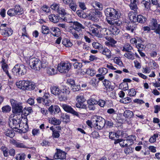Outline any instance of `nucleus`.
<instances>
[{
    "instance_id": "nucleus-1",
    "label": "nucleus",
    "mask_w": 160,
    "mask_h": 160,
    "mask_svg": "<svg viewBox=\"0 0 160 160\" xmlns=\"http://www.w3.org/2000/svg\"><path fill=\"white\" fill-rule=\"evenodd\" d=\"M13 113L16 115H20L23 112L22 103L13 99L10 100Z\"/></svg>"
},
{
    "instance_id": "nucleus-2",
    "label": "nucleus",
    "mask_w": 160,
    "mask_h": 160,
    "mask_svg": "<svg viewBox=\"0 0 160 160\" xmlns=\"http://www.w3.org/2000/svg\"><path fill=\"white\" fill-rule=\"evenodd\" d=\"M27 70V68L24 64H17L12 69V72L14 75L20 77L25 75Z\"/></svg>"
},
{
    "instance_id": "nucleus-3",
    "label": "nucleus",
    "mask_w": 160,
    "mask_h": 160,
    "mask_svg": "<svg viewBox=\"0 0 160 160\" xmlns=\"http://www.w3.org/2000/svg\"><path fill=\"white\" fill-rule=\"evenodd\" d=\"M24 13L23 8L19 5H16L13 8L9 9L8 11L7 14L11 17L18 16Z\"/></svg>"
},
{
    "instance_id": "nucleus-4",
    "label": "nucleus",
    "mask_w": 160,
    "mask_h": 160,
    "mask_svg": "<svg viewBox=\"0 0 160 160\" xmlns=\"http://www.w3.org/2000/svg\"><path fill=\"white\" fill-rule=\"evenodd\" d=\"M104 12L106 16L108 18H118L120 17L118 15V11L112 8H107L105 10Z\"/></svg>"
},
{
    "instance_id": "nucleus-5",
    "label": "nucleus",
    "mask_w": 160,
    "mask_h": 160,
    "mask_svg": "<svg viewBox=\"0 0 160 160\" xmlns=\"http://www.w3.org/2000/svg\"><path fill=\"white\" fill-rule=\"evenodd\" d=\"M29 64L31 68L35 70H39L42 66L41 61L36 58L30 59L29 61Z\"/></svg>"
},
{
    "instance_id": "nucleus-6",
    "label": "nucleus",
    "mask_w": 160,
    "mask_h": 160,
    "mask_svg": "<svg viewBox=\"0 0 160 160\" xmlns=\"http://www.w3.org/2000/svg\"><path fill=\"white\" fill-rule=\"evenodd\" d=\"M102 16V13L101 12L95 10L87 13V18L92 21L97 22L98 20V18L101 17Z\"/></svg>"
},
{
    "instance_id": "nucleus-7",
    "label": "nucleus",
    "mask_w": 160,
    "mask_h": 160,
    "mask_svg": "<svg viewBox=\"0 0 160 160\" xmlns=\"http://www.w3.org/2000/svg\"><path fill=\"white\" fill-rule=\"evenodd\" d=\"M94 118V128L98 130L101 129L105 124V120L100 116H95Z\"/></svg>"
},
{
    "instance_id": "nucleus-8",
    "label": "nucleus",
    "mask_w": 160,
    "mask_h": 160,
    "mask_svg": "<svg viewBox=\"0 0 160 160\" xmlns=\"http://www.w3.org/2000/svg\"><path fill=\"white\" fill-rule=\"evenodd\" d=\"M76 100L78 102L76 104L77 108L83 109L86 108V106L83 103L86 100L83 95H79L77 96Z\"/></svg>"
},
{
    "instance_id": "nucleus-9",
    "label": "nucleus",
    "mask_w": 160,
    "mask_h": 160,
    "mask_svg": "<svg viewBox=\"0 0 160 160\" xmlns=\"http://www.w3.org/2000/svg\"><path fill=\"white\" fill-rule=\"evenodd\" d=\"M71 65L69 63H63L59 64L57 69L61 73L68 72L70 68Z\"/></svg>"
},
{
    "instance_id": "nucleus-10",
    "label": "nucleus",
    "mask_w": 160,
    "mask_h": 160,
    "mask_svg": "<svg viewBox=\"0 0 160 160\" xmlns=\"http://www.w3.org/2000/svg\"><path fill=\"white\" fill-rule=\"evenodd\" d=\"M56 150L57 152L55 153L54 155V158L55 159H60L61 160L66 159L67 153L60 149L57 148Z\"/></svg>"
},
{
    "instance_id": "nucleus-11",
    "label": "nucleus",
    "mask_w": 160,
    "mask_h": 160,
    "mask_svg": "<svg viewBox=\"0 0 160 160\" xmlns=\"http://www.w3.org/2000/svg\"><path fill=\"white\" fill-rule=\"evenodd\" d=\"M102 31L105 32L106 33L105 34L107 35H108V32L115 35H118L120 32V30L118 27L115 26H112L109 29L104 28L102 29Z\"/></svg>"
},
{
    "instance_id": "nucleus-12",
    "label": "nucleus",
    "mask_w": 160,
    "mask_h": 160,
    "mask_svg": "<svg viewBox=\"0 0 160 160\" xmlns=\"http://www.w3.org/2000/svg\"><path fill=\"white\" fill-rule=\"evenodd\" d=\"M62 107L66 112L76 116L78 115V112L75 111L71 106L66 104H62Z\"/></svg>"
},
{
    "instance_id": "nucleus-13",
    "label": "nucleus",
    "mask_w": 160,
    "mask_h": 160,
    "mask_svg": "<svg viewBox=\"0 0 160 160\" xmlns=\"http://www.w3.org/2000/svg\"><path fill=\"white\" fill-rule=\"evenodd\" d=\"M29 81H20L19 82H17L16 83V85L19 88L22 89L27 90L29 85Z\"/></svg>"
},
{
    "instance_id": "nucleus-14",
    "label": "nucleus",
    "mask_w": 160,
    "mask_h": 160,
    "mask_svg": "<svg viewBox=\"0 0 160 160\" xmlns=\"http://www.w3.org/2000/svg\"><path fill=\"white\" fill-rule=\"evenodd\" d=\"M13 32V31L10 28H8L7 26L2 28L1 32V34L5 37H8L11 36Z\"/></svg>"
},
{
    "instance_id": "nucleus-15",
    "label": "nucleus",
    "mask_w": 160,
    "mask_h": 160,
    "mask_svg": "<svg viewBox=\"0 0 160 160\" xmlns=\"http://www.w3.org/2000/svg\"><path fill=\"white\" fill-rule=\"evenodd\" d=\"M118 143H119L120 145L122 147H128L130 146H129V143L128 142V141L127 138H126V139H117L116 141H114V143L115 144H116Z\"/></svg>"
},
{
    "instance_id": "nucleus-16",
    "label": "nucleus",
    "mask_w": 160,
    "mask_h": 160,
    "mask_svg": "<svg viewBox=\"0 0 160 160\" xmlns=\"http://www.w3.org/2000/svg\"><path fill=\"white\" fill-rule=\"evenodd\" d=\"M22 119L16 118L12 120V123L13 126L12 127L13 129H19V128L20 127V124L21 123Z\"/></svg>"
},
{
    "instance_id": "nucleus-17",
    "label": "nucleus",
    "mask_w": 160,
    "mask_h": 160,
    "mask_svg": "<svg viewBox=\"0 0 160 160\" xmlns=\"http://www.w3.org/2000/svg\"><path fill=\"white\" fill-rule=\"evenodd\" d=\"M72 29L77 31H81L82 29H84V27L81 23L78 22H74L72 26Z\"/></svg>"
},
{
    "instance_id": "nucleus-18",
    "label": "nucleus",
    "mask_w": 160,
    "mask_h": 160,
    "mask_svg": "<svg viewBox=\"0 0 160 160\" xmlns=\"http://www.w3.org/2000/svg\"><path fill=\"white\" fill-rule=\"evenodd\" d=\"M107 22L108 23L115 26L116 25L120 26L122 23L118 19H113L111 20L107 19Z\"/></svg>"
},
{
    "instance_id": "nucleus-19",
    "label": "nucleus",
    "mask_w": 160,
    "mask_h": 160,
    "mask_svg": "<svg viewBox=\"0 0 160 160\" xmlns=\"http://www.w3.org/2000/svg\"><path fill=\"white\" fill-rule=\"evenodd\" d=\"M50 29L52 32L50 33L55 37H58L61 33L60 30L59 28L56 27H52Z\"/></svg>"
},
{
    "instance_id": "nucleus-20",
    "label": "nucleus",
    "mask_w": 160,
    "mask_h": 160,
    "mask_svg": "<svg viewBox=\"0 0 160 160\" xmlns=\"http://www.w3.org/2000/svg\"><path fill=\"white\" fill-rule=\"evenodd\" d=\"M13 129L12 128L7 129L4 132L5 135L10 138H13L15 135Z\"/></svg>"
},
{
    "instance_id": "nucleus-21",
    "label": "nucleus",
    "mask_w": 160,
    "mask_h": 160,
    "mask_svg": "<svg viewBox=\"0 0 160 160\" xmlns=\"http://www.w3.org/2000/svg\"><path fill=\"white\" fill-rule=\"evenodd\" d=\"M101 52L103 54L105 55L108 58H111V51L107 48H102L101 50Z\"/></svg>"
},
{
    "instance_id": "nucleus-22",
    "label": "nucleus",
    "mask_w": 160,
    "mask_h": 160,
    "mask_svg": "<svg viewBox=\"0 0 160 160\" xmlns=\"http://www.w3.org/2000/svg\"><path fill=\"white\" fill-rule=\"evenodd\" d=\"M60 20H62V22H67L68 23H71L72 22L71 15L68 13L65 15L64 17H62V18H60Z\"/></svg>"
},
{
    "instance_id": "nucleus-23",
    "label": "nucleus",
    "mask_w": 160,
    "mask_h": 160,
    "mask_svg": "<svg viewBox=\"0 0 160 160\" xmlns=\"http://www.w3.org/2000/svg\"><path fill=\"white\" fill-rule=\"evenodd\" d=\"M51 103L50 100L49 99L48 94L47 93H45L43 96V104L46 106H49Z\"/></svg>"
},
{
    "instance_id": "nucleus-24",
    "label": "nucleus",
    "mask_w": 160,
    "mask_h": 160,
    "mask_svg": "<svg viewBox=\"0 0 160 160\" xmlns=\"http://www.w3.org/2000/svg\"><path fill=\"white\" fill-rule=\"evenodd\" d=\"M51 91L52 94L56 96L59 95L61 92V90H60L58 87L56 86H52L51 88Z\"/></svg>"
},
{
    "instance_id": "nucleus-25",
    "label": "nucleus",
    "mask_w": 160,
    "mask_h": 160,
    "mask_svg": "<svg viewBox=\"0 0 160 160\" xmlns=\"http://www.w3.org/2000/svg\"><path fill=\"white\" fill-rule=\"evenodd\" d=\"M133 12H130L129 13V18L131 21L133 22H137L138 21V16L134 14Z\"/></svg>"
},
{
    "instance_id": "nucleus-26",
    "label": "nucleus",
    "mask_w": 160,
    "mask_h": 160,
    "mask_svg": "<svg viewBox=\"0 0 160 160\" xmlns=\"http://www.w3.org/2000/svg\"><path fill=\"white\" fill-rule=\"evenodd\" d=\"M48 18L50 21L54 23H57L60 20L58 16L53 14H52L48 16Z\"/></svg>"
},
{
    "instance_id": "nucleus-27",
    "label": "nucleus",
    "mask_w": 160,
    "mask_h": 160,
    "mask_svg": "<svg viewBox=\"0 0 160 160\" xmlns=\"http://www.w3.org/2000/svg\"><path fill=\"white\" fill-rule=\"evenodd\" d=\"M105 88L107 89H112V87L111 86V83L110 81L106 79H104L102 82Z\"/></svg>"
},
{
    "instance_id": "nucleus-28",
    "label": "nucleus",
    "mask_w": 160,
    "mask_h": 160,
    "mask_svg": "<svg viewBox=\"0 0 160 160\" xmlns=\"http://www.w3.org/2000/svg\"><path fill=\"white\" fill-rule=\"evenodd\" d=\"M126 138L129 143V146H131L133 144L134 141H136V137L135 135H131L127 137Z\"/></svg>"
},
{
    "instance_id": "nucleus-29",
    "label": "nucleus",
    "mask_w": 160,
    "mask_h": 160,
    "mask_svg": "<svg viewBox=\"0 0 160 160\" xmlns=\"http://www.w3.org/2000/svg\"><path fill=\"white\" fill-rule=\"evenodd\" d=\"M99 82V80H98V79L96 78H93L91 80L89 83L94 88L97 89Z\"/></svg>"
},
{
    "instance_id": "nucleus-30",
    "label": "nucleus",
    "mask_w": 160,
    "mask_h": 160,
    "mask_svg": "<svg viewBox=\"0 0 160 160\" xmlns=\"http://www.w3.org/2000/svg\"><path fill=\"white\" fill-rule=\"evenodd\" d=\"M119 135L118 134V132L114 133L111 132L109 133V138L114 140V141L118 139V138H119Z\"/></svg>"
},
{
    "instance_id": "nucleus-31",
    "label": "nucleus",
    "mask_w": 160,
    "mask_h": 160,
    "mask_svg": "<svg viewBox=\"0 0 160 160\" xmlns=\"http://www.w3.org/2000/svg\"><path fill=\"white\" fill-rule=\"evenodd\" d=\"M47 73L51 75H54L57 73V70L54 68L52 67H49L47 68Z\"/></svg>"
},
{
    "instance_id": "nucleus-32",
    "label": "nucleus",
    "mask_w": 160,
    "mask_h": 160,
    "mask_svg": "<svg viewBox=\"0 0 160 160\" xmlns=\"http://www.w3.org/2000/svg\"><path fill=\"white\" fill-rule=\"evenodd\" d=\"M12 143L17 147L23 148H26V146L24 145L23 143H21L19 141L13 140L12 141Z\"/></svg>"
},
{
    "instance_id": "nucleus-33",
    "label": "nucleus",
    "mask_w": 160,
    "mask_h": 160,
    "mask_svg": "<svg viewBox=\"0 0 160 160\" xmlns=\"http://www.w3.org/2000/svg\"><path fill=\"white\" fill-rule=\"evenodd\" d=\"M76 13L78 16L81 18H87V13H86L82 10H77Z\"/></svg>"
},
{
    "instance_id": "nucleus-34",
    "label": "nucleus",
    "mask_w": 160,
    "mask_h": 160,
    "mask_svg": "<svg viewBox=\"0 0 160 160\" xmlns=\"http://www.w3.org/2000/svg\"><path fill=\"white\" fill-rule=\"evenodd\" d=\"M61 92L63 93L64 94L68 95L70 92V90L68 87L63 86L61 89Z\"/></svg>"
},
{
    "instance_id": "nucleus-35",
    "label": "nucleus",
    "mask_w": 160,
    "mask_h": 160,
    "mask_svg": "<svg viewBox=\"0 0 160 160\" xmlns=\"http://www.w3.org/2000/svg\"><path fill=\"white\" fill-rule=\"evenodd\" d=\"M133 115V112L129 110H126L123 113V116L127 118H130L132 117Z\"/></svg>"
},
{
    "instance_id": "nucleus-36",
    "label": "nucleus",
    "mask_w": 160,
    "mask_h": 160,
    "mask_svg": "<svg viewBox=\"0 0 160 160\" xmlns=\"http://www.w3.org/2000/svg\"><path fill=\"white\" fill-rule=\"evenodd\" d=\"M124 56L129 59L133 60L134 59V54L131 51L126 52Z\"/></svg>"
},
{
    "instance_id": "nucleus-37",
    "label": "nucleus",
    "mask_w": 160,
    "mask_h": 160,
    "mask_svg": "<svg viewBox=\"0 0 160 160\" xmlns=\"http://www.w3.org/2000/svg\"><path fill=\"white\" fill-rule=\"evenodd\" d=\"M62 43L66 47H71L72 45L69 40L66 38L62 40Z\"/></svg>"
},
{
    "instance_id": "nucleus-38",
    "label": "nucleus",
    "mask_w": 160,
    "mask_h": 160,
    "mask_svg": "<svg viewBox=\"0 0 160 160\" xmlns=\"http://www.w3.org/2000/svg\"><path fill=\"white\" fill-rule=\"evenodd\" d=\"M2 68L8 77L10 79L11 78V77L9 74L8 71V64L2 65Z\"/></svg>"
},
{
    "instance_id": "nucleus-39",
    "label": "nucleus",
    "mask_w": 160,
    "mask_h": 160,
    "mask_svg": "<svg viewBox=\"0 0 160 160\" xmlns=\"http://www.w3.org/2000/svg\"><path fill=\"white\" fill-rule=\"evenodd\" d=\"M49 122L54 125H58L60 124L61 121L59 119H57L54 118L49 120Z\"/></svg>"
},
{
    "instance_id": "nucleus-40",
    "label": "nucleus",
    "mask_w": 160,
    "mask_h": 160,
    "mask_svg": "<svg viewBox=\"0 0 160 160\" xmlns=\"http://www.w3.org/2000/svg\"><path fill=\"white\" fill-rule=\"evenodd\" d=\"M134 23H131L128 24L126 27L127 30L130 31L132 33L134 31L135 29V27L136 26L134 25V26L133 24Z\"/></svg>"
},
{
    "instance_id": "nucleus-41",
    "label": "nucleus",
    "mask_w": 160,
    "mask_h": 160,
    "mask_svg": "<svg viewBox=\"0 0 160 160\" xmlns=\"http://www.w3.org/2000/svg\"><path fill=\"white\" fill-rule=\"evenodd\" d=\"M119 87L120 89L126 91L128 89V84L123 82L120 84Z\"/></svg>"
},
{
    "instance_id": "nucleus-42",
    "label": "nucleus",
    "mask_w": 160,
    "mask_h": 160,
    "mask_svg": "<svg viewBox=\"0 0 160 160\" xmlns=\"http://www.w3.org/2000/svg\"><path fill=\"white\" fill-rule=\"evenodd\" d=\"M59 12L58 17L59 19L62 17H64L65 15H66L67 13L66 12L65 10L62 8H60L58 11Z\"/></svg>"
},
{
    "instance_id": "nucleus-43",
    "label": "nucleus",
    "mask_w": 160,
    "mask_h": 160,
    "mask_svg": "<svg viewBox=\"0 0 160 160\" xmlns=\"http://www.w3.org/2000/svg\"><path fill=\"white\" fill-rule=\"evenodd\" d=\"M61 117L66 122H69L70 121V116L67 113H62L61 114Z\"/></svg>"
},
{
    "instance_id": "nucleus-44",
    "label": "nucleus",
    "mask_w": 160,
    "mask_h": 160,
    "mask_svg": "<svg viewBox=\"0 0 160 160\" xmlns=\"http://www.w3.org/2000/svg\"><path fill=\"white\" fill-rule=\"evenodd\" d=\"M58 96V99L60 101H64L67 100V97L66 94L61 92Z\"/></svg>"
},
{
    "instance_id": "nucleus-45",
    "label": "nucleus",
    "mask_w": 160,
    "mask_h": 160,
    "mask_svg": "<svg viewBox=\"0 0 160 160\" xmlns=\"http://www.w3.org/2000/svg\"><path fill=\"white\" fill-rule=\"evenodd\" d=\"M142 6H144V8L147 9H149L150 8V1H149L145 0L142 1L141 3Z\"/></svg>"
},
{
    "instance_id": "nucleus-46",
    "label": "nucleus",
    "mask_w": 160,
    "mask_h": 160,
    "mask_svg": "<svg viewBox=\"0 0 160 160\" xmlns=\"http://www.w3.org/2000/svg\"><path fill=\"white\" fill-rule=\"evenodd\" d=\"M0 150L2 152L4 157H7L8 156V150L6 147L2 146L1 147Z\"/></svg>"
},
{
    "instance_id": "nucleus-47",
    "label": "nucleus",
    "mask_w": 160,
    "mask_h": 160,
    "mask_svg": "<svg viewBox=\"0 0 160 160\" xmlns=\"http://www.w3.org/2000/svg\"><path fill=\"white\" fill-rule=\"evenodd\" d=\"M132 49V47L130 44H126L123 46L122 50L127 52L131 51Z\"/></svg>"
},
{
    "instance_id": "nucleus-48",
    "label": "nucleus",
    "mask_w": 160,
    "mask_h": 160,
    "mask_svg": "<svg viewBox=\"0 0 160 160\" xmlns=\"http://www.w3.org/2000/svg\"><path fill=\"white\" fill-rule=\"evenodd\" d=\"M50 29L49 28L46 26H43L42 28V32L44 34H48L50 33Z\"/></svg>"
},
{
    "instance_id": "nucleus-49",
    "label": "nucleus",
    "mask_w": 160,
    "mask_h": 160,
    "mask_svg": "<svg viewBox=\"0 0 160 160\" xmlns=\"http://www.w3.org/2000/svg\"><path fill=\"white\" fill-rule=\"evenodd\" d=\"M138 22L141 23H144L147 20V18L146 17L141 15H138Z\"/></svg>"
},
{
    "instance_id": "nucleus-50",
    "label": "nucleus",
    "mask_w": 160,
    "mask_h": 160,
    "mask_svg": "<svg viewBox=\"0 0 160 160\" xmlns=\"http://www.w3.org/2000/svg\"><path fill=\"white\" fill-rule=\"evenodd\" d=\"M98 100L95 98L92 97L88 100L87 102L88 104L97 105L98 103Z\"/></svg>"
},
{
    "instance_id": "nucleus-51",
    "label": "nucleus",
    "mask_w": 160,
    "mask_h": 160,
    "mask_svg": "<svg viewBox=\"0 0 160 160\" xmlns=\"http://www.w3.org/2000/svg\"><path fill=\"white\" fill-rule=\"evenodd\" d=\"M86 73L91 76H93L96 73V72L94 69L92 68H89L87 69Z\"/></svg>"
},
{
    "instance_id": "nucleus-52",
    "label": "nucleus",
    "mask_w": 160,
    "mask_h": 160,
    "mask_svg": "<svg viewBox=\"0 0 160 160\" xmlns=\"http://www.w3.org/2000/svg\"><path fill=\"white\" fill-rule=\"evenodd\" d=\"M158 24L157 19L154 18H152L151 20L150 23V27L151 29L152 28H153Z\"/></svg>"
},
{
    "instance_id": "nucleus-53",
    "label": "nucleus",
    "mask_w": 160,
    "mask_h": 160,
    "mask_svg": "<svg viewBox=\"0 0 160 160\" xmlns=\"http://www.w3.org/2000/svg\"><path fill=\"white\" fill-rule=\"evenodd\" d=\"M94 117L92 118L91 120H88L86 122V124L88 125L91 128L92 127L94 128Z\"/></svg>"
},
{
    "instance_id": "nucleus-54",
    "label": "nucleus",
    "mask_w": 160,
    "mask_h": 160,
    "mask_svg": "<svg viewBox=\"0 0 160 160\" xmlns=\"http://www.w3.org/2000/svg\"><path fill=\"white\" fill-rule=\"evenodd\" d=\"M98 71L99 73L105 75L108 72V70L106 68H99Z\"/></svg>"
},
{
    "instance_id": "nucleus-55",
    "label": "nucleus",
    "mask_w": 160,
    "mask_h": 160,
    "mask_svg": "<svg viewBox=\"0 0 160 160\" xmlns=\"http://www.w3.org/2000/svg\"><path fill=\"white\" fill-rule=\"evenodd\" d=\"M2 112L6 113L10 112L11 110V107L8 105H6L3 107L2 108Z\"/></svg>"
},
{
    "instance_id": "nucleus-56",
    "label": "nucleus",
    "mask_w": 160,
    "mask_h": 160,
    "mask_svg": "<svg viewBox=\"0 0 160 160\" xmlns=\"http://www.w3.org/2000/svg\"><path fill=\"white\" fill-rule=\"evenodd\" d=\"M69 8L73 12L76 11L77 7L75 2L73 1L72 3L69 5Z\"/></svg>"
},
{
    "instance_id": "nucleus-57",
    "label": "nucleus",
    "mask_w": 160,
    "mask_h": 160,
    "mask_svg": "<svg viewBox=\"0 0 160 160\" xmlns=\"http://www.w3.org/2000/svg\"><path fill=\"white\" fill-rule=\"evenodd\" d=\"M40 144L43 147H47L50 145L51 143L48 140H43Z\"/></svg>"
},
{
    "instance_id": "nucleus-58",
    "label": "nucleus",
    "mask_w": 160,
    "mask_h": 160,
    "mask_svg": "<svg viewBox=\"0 0 160 160\" xmlns=\"http://www.w3.org/2000/svg\"><path fill=\"white\" fill-rule=\"evenodd\" d=\"M131 101V99L129 98H122L120 100V102L123 103H128Z\"/></svg>"
},
{
    "instance_id": "nucleus-59",
    "label": "nucleus",
    "mask_w": 160,
    "mask_h": 160,
    "mask_svg": "<svg viewBox=\"0 0 160 160\" xmlns=\"http://www.w3.org/2000/svg\"><path fill=\"white\" fill-rule=\"evenodd\" d=\"M114 62L120 66H122L123 65V63L121 60L120 59L117 57H115L114 58Z\"/></svg>"
},
{
    "instance_id": "nucleus-60",
    "label": "nucleus",
    "mask_w": 160,
    "mask_h": 160,
    "mask_svg": "<svg viewBox=\"0 0 160 160\" xmlns=\"http://www.w3.org/2000/svg\"><path fill=\"white\" fill-rule=\"evenodd\" d=\"M73 66L75 68L79 69L81 68L82 66V63L79 62H77L73 63Z\"/></svg>"
},
{
    "instance_id": "nucleus-61",
    "label": "nucleus",
    "mask_w": 160,
    "mask_h": 160,
    "mask_svg": "<svg viewBox=\"0 0 160 160\" xmlns=\"http://www.w3.org/2000/svg\"><path fill=\"white\" fill-rule=\"evenodd\" d=\"M151 29L154 30V32L157 34H158V33H159V32H160V24H158L153 28H152Z\"/></svg>"
},
{
    "instance_id": "nucleus-62",
    "label": "nucleus",
    "mask_w": 160,
    "mask_h": 160,
    "mask_svg": "<svg viewBox=\"0 0 160 160\" xmlns=\"http://www.w3.org/2000/svg\"><path fill=\"white\" fill-rule=\"evenodd\" d=\"M129 6L131 10L134 11L135 12L137 11L138 7L136 3H131L129 4Z\"/></svg>"
},
{
    "instance_id": "nucleus-63",
    "label": "nucleus",
    "mask_w": 160,
    "mask_h": 160,
    "mask_svg": "<svg viewBox=\"0 0 160 160\" xmlns=\"http://www.w3.org/2000/svg\"><path fill=\"white\" fill-rule=\"evenodd\" d=\"M60 131H56L54 130L53 131L52 133V137L53 138H58L60 136Z\"/></svg>"
},
{
    "instance_id": "nucleus-64",
    "label": "nucleus",
    "mask_w": 160,
    "mask_h": 160,
    "mask_svg": "<svg viewBox=\"0 0 160 160\" xmlns=\"http://www.w3.org/2000/svg\"><path fill=\"white\" fill-rule=\"evenodd\" d=\"M25 155L24 154H18L16 156V160H24L25 158Z\"/></svg>"
}]
</instances>
